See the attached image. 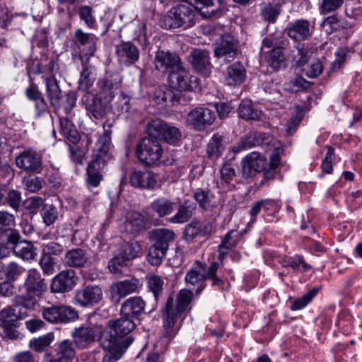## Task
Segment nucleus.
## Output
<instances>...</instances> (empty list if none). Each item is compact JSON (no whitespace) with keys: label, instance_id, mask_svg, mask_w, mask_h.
<instances>
[{"label":"nucleus","instance_id":"1","mask_svg":"<svg viewBox=\"0 0 362 362\" xmlns=\"http://www.w3.org/2000/svg\"><path fill=\"white\" fill-rule=\"evenodd\" d=\"M175 297V293L171 292L160 309L163 337L156 341L153 350L149 351L141 362H164V355L169 344L180 328L179 321L191 309L190 304L194 298V293L189 289L183 288Z\"/></svg>","mask_w":362,"mask_h":362},{"label":"nucleus","instance_id":"2","mask_svg":"<svg viewBox=\"0 0 362 362\" xmlns=\"http://www.w3.org/2000/svg\"><path fill=\"white\" fill-rule=\"evenodd\" d=\"M218 252L217 261H213L206 266V264L197 260L187 272L185 277L187 284L195 286L200 283L196 290V294L200 293L204 289L206 285L204 282L206 280L211 281V286L216 290L219 291L224 290L228 278L224 272L226 270L223 271L222 267L227 252L222 250H218Z\"/></svg>","mask_w":362,"mask_h":362},{"label":"nucleus","instance_id":"3","mask_svg":"<svg viewBox=\"0 0 362 362\" xmlns=\"http://www.w3.org/2000/svg\"><path fill=\"white\" fill-rule=\"evenodd\" d=\"M22 287L25 293L15 296V305L34 310L38 302L37 298L47 290V281L37 269H30L26 273Z\"/></svg>","mask_w":362,"mask_h":362},{"label":"nucleus","instance_id":"4","mask_svg":"<svg viewBox=\"0 0 362 362\" xmlns=\"http://www.w3.org/2000/svg\"><path fill=\"white\" fill-rule=\"evenodd\" d=\"M45 85V95L49 107H52L54 113L63 109L66 115H69L77 101V93L75 90H69L64 95L59 86V81L54 76H42Z\"/></svg>","mask_w":362,"mask_h":362},{"label":"nucleus","instance_id":"5","mask_svg":"<svg viewBox=\"0 0 362 362\" xmlns=\"http://www.w3.org/2000/svg\"><path fill=\"white\" fill-rule=\"evenodd\" d=\"M173 230L164 228L149 231L148 240L152 243L148 248L146 259L152 266L160 265L165 257L169 246L175 239Z\"/></svg>","mask_w":362,"mask_h":362},{"label":"nucleus","instance_id":"6","mask_svg":"<svg viewBox=\"0 0 362 362\" xmlns=\"http://www.w3.org/2000/svg\"><path fill=\"white\" fill-rule=\"evenodd\" d=\"M197 11L192 4H180L172 7L160 20L165 29L189 28L196 23Z\"/></svg>","mask_w":362,"mask_h":362},{"label":"nucleus","instance_id":"7","mask_svg":"<svg viewBox=\"0 0 362 362\" xmlns=\"http://www.w3.org/2000/svg\"><path fill=\"white\" fill-rule=\"evenodd\" d=\"M135 156L145 166L156 165L162 157L163 150L160 141L150 136L141 139L135 146Z\"/></svg>","mask_w":362,"mask_h":362},{"label":"nucleus","instance_id":"8","mask_svg":"<svg viewBox=\"0 0 362 362\" xmlns=\"http://www.w3.org/2000/svg\"><path fill=\"white\" fill-rule=\"evenodd\" d=\"M111 102L110 98L91 92H87L81 98L82 105L88 115L97 120L104 119L110 112L112 110Z\"/></svg>","mask_w":362,"mask_h":362},{"label":"nucleus","instance_id":"9","mask_svg":"<svg viewBox=\"0 0 362 362\" xmlns=\"http://www.w3.org/2000/svg\"><path fill=\"white\" fill-rule=\"evenodd\" d=\"M103 299V290L100 285L84 283L74 293V305L82 308H90L98 305Z\"/></svg>","mask_w":362,"mask_h":362},{"label":"nucleus","instance_id":"10","mask_svg":"<svg viewBox=\"0 0 362 362\" xmlns=\"http://www.w3.org/2000/svg\"><path fill=\"white\" fill-rule=\"evenodd\" d=\"M150 136H153L165 141L166 143L177 146L181 141L182 133L180 129L171 126L163 120L156 118L151 119L146 126Z\"/></svg>","mask_w":362,"mask_h":362},{"label":"nucleus","instance_id":"11","mask_svg":"<svg viewBox=\"0 0 362 362\" xmlns=\"http://www.w3.org/2000/svg\"><path fill=\"white\" fill-rule=\"evenodd\" d=\"M42 316L47 322L54 325L67 324L79 318L75 308L61 304L43 307Z\"/></svg>","mask_w":362,"mask_h":362},{"label":"nucleus","instance_id":"12","mask_svg":"<svg viewBox=\"0 0 362 362\" xmlns=\"http://www.w3.org/2000/svg\"><path fill=\"white\" fill-rule=\"evenodd\" d=\"M170 86L180 92H192L199 89L200 80L190 74L183 65L168 76Z\"/></svg>","mask_w":362,"mask_h":362},{"label":"nucleus","instance_id":"13","mask_svg":"<svg viewBox=\"0 0 362 362\" xmlns=\"http://www.w3.org/2000/svg\"><path fill=\"white\" fill-rule=\"evenodd\" d=\"M136 327V325L134 320L121 316L120 318L112 321L110 324V330L103 332L101 336L111 335L112 341H115V343L122 345L123 341L129 337L132 339V341H134L132 332Z\"/></svg>","mask_w":362,"mask_h":362},{"label":"nucleus","instance_id":"14","mask_svg":"<svg viewBox=\"0 0 362 362\" xmlns=\"http://www.w3.org/2000/svg\"><path fill=\"white\" fill-rule=\"evenodd\" d=\"M102 333L99 329L93 325H81L75 327L71 332V337L76 348L83 350L90 346L100 338Z\"/></svg>","mask_w":362,"mask_h":362},{"label":"nucleus","instance_id":"15","mask_svg":"<svg viewBox=\"0 0 362 362\" xmlns=\"http://www.w3.org/2000/svg\"><path fill=\"white\" fill-rule=\"evenodd\" d=\"M216 115L212 110L198 107L192 110L187 115V123L192 127V128L199 132L205 130L207 127L213 124Z\"/></svg>","mask_w":362,"mask_h":362},{"label":"nucleus","instance_id":"16","mask_svg":"<svg viewBox=\"0 0 362 362\" xmlns=\"http://www.w3.org/2000/svg\"><path fill=\"white\" fill-rule=\"evenodd\" d=\"M78 281V276L74 269L63 270L52 279L50 290L54 293H69L75 288Z\"/></svg>","mask_w":362,"mask_h":362},{"label":"nucleus","instance_id":"17","mask_svg":"<svg viewBox=\"0 0 362 362\" xmlns=\"http://www.w3.org/2000/svg\"><path fill=\"white\" fill-rule=\"evenodd\" d=\"M111 339H112L111 335L100 336V346L107 351L103 356L102 362L117 361L132 343V339L130 337L126 339L122 345L117 344L115 341H113Z\"/></svg>","mask_w":362,"mask_h":362},{"label":"nucleus","instance_id":"18","mask_svg":"<svg viewBox=\"0 0 362 362\" xmlns=\"http://www.w3.org/2000/svg\"><path fill=\"white\" fill-rule=\"evenodd\" d=\"M214 57L232 61L238 54V41L229 34L223 35L214 44Z\"/></svg>","mask_w":362,"mask_h":362},{"label":"nucleus","instance_id":"19","mask_svg":"<svg viewBox=\"0 0 362 362\" xmlns=\"http://www.w3.org/2000/svg\"><path fill=\"white\" fill-rule=\"evenodd\" d=\"M272 141L273 137L268 133L258 131L250 132L233 147V151L236 153L259 146H267L270 145Z\"/></svg>","mask_w":362,"mask_h":362},{"label":"nucleus","instance_id":"20","mask_svg":"<svg viewBox=\"0 0 362 362\" xmlns=\"http://www.w3.org/2000/svg\"><path fill=\"white\" fill-rule=\"evenodd\" d=\"M153 64L156 70L162 73L168 72L169 74L182 65L180 57L176 53L160 49L155 53Z\"/></svg>","mask_w":362,"mask_h":362},{"label":"nucleus","instance_id":"21","mask_svg":"<svg viewBox=\"0 0 362 362\" xmlns=\"http://www.w3.org/2000/svg\"><path fill=\"white\" fill-rule=\"evenodd\" d=\"M16 166L29 173H39L42 168L41 155L33 149L23 151L16 158Z\"/></svg>","mask_w":362,"mask_h":362},{"label":"nucleus","instance_id":"22","mask_svg":"<svg viewBox=\"0 0 362 362\" xmlns=\"http://www.w3.org/2000/svg\"><path fill=\"white\" fill-rule=\"evenodd\" d=\"M314 25L309 20L300 18L289 22L285 28V33L295 41H305L313 35Z\"/></svg>","mask_w":362,"mask_h":362},{"label":"nucleus","instance_id":"23","mask_svg":"<svg viewBox=\"0 0 362 362\" xmlns=\"http://www.w3.org/2000/svg\"><path fill=\"white\" fill-rule=\"evenodd\" d=\"M187 59L193 69L204 76L208 75L213 68L210 53L206 49L194 48L188 54Z\"/></svg>","mask_w":362,"mask_h":362},{"label":"nucleus","instance_id":"24","mask_svg":"<svg viewBox=\"0 0 362 362\" xmlns=\"http://www.w3.org/2000/svg\"><path fill=\"white\" fill-rule=\"evenodd\" d=\"M76 347L72 339L57 341L52 346V356L48 362H72L76 354Z\"/></svg>","mask_w":362,"mask_h":362},{"label":"nucleus","instance_id":"25","mask_svg":"<svg viewBox=\"0 0 362 362\" xmlns=\"http://www.w3.org/2000/svg\"><path fill=\"white\" fill-rule=\"evenodd\" d=\"M98 37L89 33L84 32L81 28H77L74 33V41L80 52L86 58L94 56L97 50Z\"/></svg>","mask_w":362,"mask_h":362},{"label":"nucleus","instance_id":"26","mask_svg":"<svg viewBox=\"0 0 362 362\" xmlns=\"http://www.w3.org/2000/svg\"><path fill=\"white\" fill-rule=\"evenodd\" d=\"M129 183L139 189L154 190L158 187L156 175L151 170H134L129 175Z\"/></svg>","mask_w":362,"mask_h":362},{"label":"nucleus","instance_id":"27","mask_svg":"<svg viewBox=\"0 0 362 362\" xmlns=\"http://www.w3.org/2000/svg\"><path fill=\"white\" fill-rule=\"evenodd\" d=\"M267 160L264 156L257 152H252L241 161L243 175L249 178L255 177L265 168Z\"/></svg>","mask_w":362,"mask_h":362},{"label":"nucleus","instance_id":"28","mask_svg":"<svg viewBox=\"0 0 362 362\" xmlns=\"http://www.w3.org/2000/svg\"><path fill=\"white\" fill-rule=\"evenodd\" d=\"M115 54L118 62L126 66L137 62L140 57L138 47L131 41L122 42L115 46Z\"/></svg>","mask_w":362,"mask_h":362},{"label":"nucleus","instance_id":"29","mask_svg":"<svg viewBox=\"0 0 362 362\" xmlns=\"http://www.w3.org/2000/svg\"><path fill=\"white\" fill-rule=\"evenodd\" d=\"M122 82V76L119 72H107L98 83V93L112 100L115 93L121 87Z\"/></svg>","mask_w":362,"mask_h":362},{"label":"nucleus","instance_id":"30","mask_svg":"<svg viewBox=\"0 0 362 362\" xmlns=\"http://www.w3.org/2000/svg\"><path fill=\"white\" fill-rule=\"evenodd\" d=\"M146 302L141 296H133L124 300L120 309V315L134 321L140 320L145 313Z\"/></svg>","mask_w":362,"mask_h":362},{"label":"nucleus","instance_id":"31","mask_svg":"<svg viewBox=\"0 0 362 362\" xmlns=\"http://www.w3.org/2000/svg\"><path fill=\"white\" fill-rule=\"evenodd\" d=\"M106 160L93 158L86 168V183L89 187H97L104 179V168Z\"/></svg>","mask_w":362,"mask_h":362},{"label":"nucleus","instance_id":"32","mask_svg":"<svg viewBox=\"0 0 362 362\" xmlns=\"http://www.w3.org/2000/svg\"><path fill=\"white\" fill-rule=\"evenodd\" d=\"M22 239L19 230L14 228L0 232V259L8 255Z\"/></svg>","mask_w":362,"mask_h":362},{"label":"nucleus","instance_id":"33","mask_svg":"<svg viewBox=\"0 0 362 362\" xmlns=\"http://www.w3.org/2000/svg\"><path fill=\"white\" fill-rule=\"evenodd\" d=\"M141 286L138 279L133 277L124 281H119L111 286L110 291L112 298L117 297L115 300L118 302L120 298H124L132 293L136 292Z\"/></svg>","mask_w":362,"mask_h":362},{"label":"nucleus","instance_id":"34","mask_svg":"<svg viewBox=\"0 0 362 362\" xmlns=\"http://www.w3.org/2000/svg\"><path fill=\"white\" fill-rule=\"evenodd\" d=\"M246 76L247 71L243 64L235 62L226 68L224 78L228 86H235L244 83Z\"/></svg>","mask_w":362,"mask_h":362},{"label":"nucleus","instance_id":"35","mask_svg":"<svg viewBox=\"0 0 362 362\" xmlns=\"http://www.w3.org/2000/svg\"><path fill=\"white\" fill-rule=\"evenodd\" d=\"M197 204L189 199H185L177 207V212L169 218V222L183 224L188 222L197 211Z\"/></svg>","mask_w":362,"mask_h":362},{"label":"nucleus","instance_id":"36","mask_svg":"<svg viewBox=\"0 0 362 362\" xmlns=\"http://www.w3.org/2000/svg\"><path fill=\"white\" fill-rule=\"evenodd\" d=\"M13 306H8L0 311V321L2 324H18V321L28 316L29 309L15 305V298Z\"/></svg>","mask_w":362,"mask_h":362},{"label":"nucleus","instance_id":"37","mask_svg":"<svg viewBox=\"0 0 362 362\" xmlns=\"http://www.w3.org/2000/svg\"><path fill=\"white\" fill-rule=\"evenodd\" d=\"M237 112L239 118L246 121H260L263 115L262 111L255 108L252 101L247 98L241 100Z\"/></svg>","mask_w":362,"mask_h":362},{"label":"nucleus","instance_id":"38","mask_svg":"<svg viewBox=\"0 0 362 362\" xmlns=\"http://www.w3.org/2000/svg\"><path fill=\"white\" fill-rule=\"evenodd\" d=\"M154 99L158 105H175V104L184 105L186 100L183 98L181 93H175L173 90L164 88L155 90Z\"/></svg>","mask_w":362,"mask_h":362},{"label":"nucleus","instance_id":"39","mask_svg":"<svg viewBox=\"0 0 362 362\" xmlns=\"http://www.w3.org/2000/svg\"><path fill=\"white\" fill-rule=\"evenodd\" d=\"M88 261L86 250L82 248H73L68 250L64 258V264L70 268L81 269Z\"/></svg>","mask_w":362,"mask_h":362},{"label":"nucleus","instance_id":"40","mask_svg":"<svg viewBox=\"0 0 362 362\" xmlns=\"http://www.w3.org/2000/svg\"><path fill=\"white\" fill-rule=\"evenodd\" d=\"M225 148L223 136L218 133L214 134L206 145V158L212 162H216L222 156Z\"/></svg>","mask_w":362,"mask_h":362},{"label":"nucleus","instance_id":"41","mask_svg":"<svg viewBox=\"0 0 362 362\" xmlns=\"http://www.w3.org/2000/svg\"><path fill=\"white\" fill-rule=\"evenodd\" d=\"M59 133L72 144H78L81 136L74 122L66 117L59 118Z\"/></svg>","mask_w":362,"mask_h":362},{"label":"nucleus","instance_id":"42","mask_svg":"<svg viewBox=\"0 0 362 362\" xmlns=\"http://www.w3.org/2000/svg\"><path fill=\"white\" fill-rule=\"evenodd\" d=\"M237 177L235 165L230 160L224 162L220 169L221 184L226 191L235 189V185L233 182Z\"/></svg>","mask_w":362,"mask_h":362},{"label":"nucleus","instance_id":"43","mask_svg":"<svg viewBox=\"0 0 362 362\" xmlns=\"http://www.w3.org/2000/svg\"><path fill=\"white\" fill-rule=\"evenodd\" d=\"M280 163V149L276 148L269 157V162L267 163L265 168L262 170L263 172V179L260 182V185H263L266 182L274 179Z\"/></svg>","mask_w":362,"mask_h":362},{"label":"nucleus","instance_id":"44","mask_svg":"<svg viewBox=\"0 0 362 362\" xmlns=\"http://www.w3.org/2000/svg\"><path fill=\"white\" fill-rule=\"evenodd\" d=\"M146 224L145 217L141 213L134 212L127 217L124 226L127 233L137 235L145 230Z\"/></svg>","mask_w":362,"mask_h":362},{"label":"nucleus","instance_id":"45","mask_svg":"<svg viewBox=\"0 0 362 362\" xmlns=\"http://www.w3.org/2000/svg\"><path fill=\"white\" fill-rule=\"evenodd\" d=\"M146 284L148 291L151 292L157 304L164 291V281L161 276L154 274L149 273L146 277ZM157 305H156V307Z\"/></svg>","mask_w":362,"mask_h":362},{"label":"nucleus","instance_id":"46","mask_svg":"<svg viewBox=\"0 0 362 362\" xmlns=\"http://www.w3.org/2000/svg\"><path fill=\"white\" fill-rule=\"evenodd\" d=\"M189 3L192 4L196 11H199L202 14L206 17H219L223 13V9L220 7L215 9L212 7L214 6L215 0H189ZM218 3L221 0H216Z\"/></svg>","mask_w":362,"mask_h":362},{"label":"nucleus","instance_id":"47","mask_svg":"<svg viewBox=\"0 0 362 362\" xmlns=\"http://www.w3.org/2000/svg\"><path fill=\"white\" fill-rule=\"evenodd\" d=\"M12 252L16 257L26 261L33 260L37 256V248L33 243L23 238Z\"/></svg>","mask_w":362,"mask_h":362},{"label":"nucleus","instance_id":"48","mask_svg":"<svg viewBox=\"0 0 362 362\" xmlns=\"http://www.w3.org/2000/svg\"><path fill=\"white\" fill-rule=\"evenodd\" d=\"M192 197L196 202L195 204L204 211H209L216 206V204L212 203L214 195L208 189L197 188L193 191Z\"/></svg>","mask_w":362,"mask_h":362},{"label":"nucleus","instance_id":"49","mask_svg":"<svg viewBox=\"0 0 362 362\" xmlns=\"http://www.w3.org/2000/svg\"><path fill=\"white\" fill-rule=\"evenodd\" d=\"M175 206V202L165 197L158 198L151 204V209L160 218L170 215L174 211Z\"/></svg>","mask_w":362,"mask_h":362},{"label":"nucleus","instance_id":"50","mask_svg":"<svg viewBox=\"0 0 362 362\" xmlns=\"http://www.w3.org/2000/svg\"><path fill=\"white\" fill-rule=\"evenodd\" d=\"M93 67L88 63L82 64V70L81 71L78 81V89L83 92H89L88 90L93 86L95 81V74L93 71Z\"/></svg>","mask_w":362,"mask_h":362},{"label":"nucleus","instance_id":"51","mask_svg":"<svg viewBox=\"0 0 362 362\" xmlns=\"http://www.w3.org/2000/svg\"><path fill=\"white\" fill-rule=\"evenodd\" d=\"M264 54L269 66L274 71H278L284 66V57L281 47H274L265 52Z\"/></svg>","mask_w":362,"mask_h":362},{"label":"nucleus","instance_id":"52","mask_svg":"<svg viewBox=\"0 0 362 362\" xmlns=\"http://www.w3.org/2000/svg\"><path fill=\"white\" fill-rule=\"evenodd\" d=\"M319 288L314 287L309 290L301 297L296 298L291 304L290 309L292 311H297L305 308L310 304L313 298L317 295Z\"/></svg>","mask_w":362,"mask_h":362},{"label":"nucleus","instance_id":"53","mask_svg":"<svg viewBox=\"0 0 362 362\" xmlns=\"http://www.w3.org/2000/svg\"><path fill=\"white\" fill-rule=\"evenodd\" d=\"M242 237V233L236 230H229L223 238L221 243L218 246V249L221 250H229L230 248L236 247Z\"/></svg>","mask_w":362,"mask_h":362},{"label":"nucleus","instance_id":"54","mask_svg":"<svg viewBox=\"0 0 362 362\" xmlns=\"http://www.w3.org/2000/svg\"><path fill=\"white\" fill-rule=\"evenodd\" d=\"M59 214V212L58 209L52 204H45L40 211V215L43 223L47 226L54 224V223L58 219Z\"/></svg>","mask_w":362,"mask_h":362},{"label":"nucleus","instance_id":"55","mask_svg":"<svg viewBox=\"0 0 362 362\" xmlns=\"http://www.w3.org/2000/svg\"><path fill=\"white\" fill-rule=\"evenodd\" d=\"M313 83L305 80L301 76H297L285 83V90L289 93H295L308 90Z\"/></svg>","mask_w":362,"mask_h":362},{"label":"nucleus","instance_id":"56","mask_svg":"<svg viewBox=\"0 0 362 362\" xmlns=\"http://www.w3.org/2000/svg\"><path fill=\"white\" fill-rule=\"evenodd\" d=\"M54 334L49 332L38 338L31 339L29 342V346L36 352H42L49 346V344L54 341Z\"/></svg>","mask_w":362,"mask_h":362},{"label":"nucleus","instance_id":"57","mask_svg":"<svg viewBox=\"0 0 362 362\" xmlns=\"http://www.w3.org/2000/svg\"><path fill=\"white\" fill-rule=\"evenodd\" d=\"M281 13V6L279 4H268L261 11L262 18L269 23H274Z\"/></svg>","mask_w":362,"mask_h":362},{"label":"nucleus","instance_id":"58","mask_svg":"<svg viewBox=\"0 0 362 362\" xmlns=\"http://www.w3.org/2000/svg\"><path fill=\"white\" fill-rule=\"evenodd\" d=\"M25 269L15 262H11L5 267L4 279L15 283Z\"/></svg>","mask_w":362,"mask_h":362},{"label":"nucleus","instance_id":"59","mask_svg":"<svg viewBox=\"0 0 362 362\" xmlns=\"http://www.w3.org/2000/svg\"><path fill=\"white\" fill-rule=\"evenodd\" d=\"M79 18L83 21L85 25L90 29H94L97 27V21L93 16V9L89 6H83L78 11Z\"/></svg>","mask_w":362,"mask_h":362},{"label":"nucleus","instance_id":"60","mask_svg":"<svg viewBox=\"0 0 362 362\" xmlns=\"http://www.w3.org/2000/svg\"><path fill=\"white\" fill-rule=\"evenodd\" d=\"M22 202L21 192L18 190L10 189L6 195H4V204L16 211H18L21 207Z\"/></svg>","mask_w":362,"mask_h":362},{"label":"nucleus","instance_id":"61","mask_svg":"<svg viewBox=\"0 0 362 362\" xmlns=\"http://www.w3.org/2000/svg\"><path fill=\"white\" fill-rule=\"evenodd\" d=\"M31 101L34 103L35 112L37 117H40L45 115L52 117L49 106L42 92Z\"/></svg>","mask_w":362,"mask_h":362},{"label":"nucleus","instance_id":"62","mask_svg":"<svg viewBox=\"0 0 362 362\" xmlns=\"http://www.w3.org/2000/svg\"><path fill=\"white\" fill-rule=\"evenodd\" d=\"M141 250L140 244L137 241L127 243L122 245L119 253L126 259L131 261L138 257Z\"/></svg>","mask_w":362,"mask_h":362},{"label":"nucleus","instance_id":"63","mask_svg":"<svg viewBox=\"0 0 362 362\" xmlns=\"http://www.w3.org/2000/svg\"><path fill=\"white\" fill-rule=\"evenodd\" d=\"M198 218H193L189 223H187L182 233L183 240L187 243H192L195 239L199 237L197 233Z\"/></svg>","mask_w":362,"mask_h":362},{"label":"nucleus","instance_id":"64","mask_svg":"<svg viewBox=\"0 0 362 362\" xmlns=\"http://www.w3.org/2000/svg\"><path fill=\"white\" fill-rule=\"evenodd\" d=\"M111 144L112 141L99 137L95 144L96 153L94 155V158H100L102 160H106Z\"/></svg>","mask_w":362,"mask_h":362}]
</instances>
